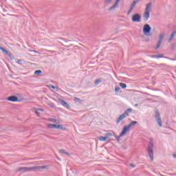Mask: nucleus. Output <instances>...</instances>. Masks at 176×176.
Wrapping results in <instances>:
<instances>
[{
  "instance_id": "nucleus-1",
  "label": "nucleus",
  "mask_w": 176,
  "mask_h": 176,
  "mask_svg": "<svg viewBox=\"0 0 176 176\" xmlns=\"http://www.w3.org/2000/svg\"><path fill=\"white\" fill-rule=\"evenodd\" d=\"M46 166H34L31 167H21L19 168V171L21 173H27L28 171H41L45 170Z\"/></svg>"
},
{
  "instance_id": "nucleus-2",
  "label": "nucleus",
  "mask_w": 176,
  "mask_h": 176,
  "mask_svg": "<svg viewBox=\"0 0 176 176\" xmlns=\"http://www.w3.org/2000/svg\"><path fill=\"white\" fill-rule=\"evenodd\" d=\"M133 112V109L129 108L127 109L126 111H125L118 118H117L116 123L118 124V123H120L123 119H124L126 117L129 116V113H131Z\"/></svg>"
},
{
  "instance_id": "nucleus-3",
  "label": "nucleus",
  "mask_w": 176,
  "mask_h": 176,
  "mask_svg": "<svg viewBox=\"0 0 176 176\" xmlns=\"http://www.w3.org/2000/svg\"><path fill=\"white\" fill-rule=\"evenodd\" d=\"M151 31H152V28H151V25L149 24L146 23L143 27V32L146 36H149V34L151 33Z\"/></svg>"
},
{
  "instance_id": "nucleus-4",
  "label": "nucleus",
  "mask_w": 176,
  "mask_h": 176,
  "mask_svg": "<svg viewBox=\"0 0 176 176\" xmlns=\"http://www.w3.org/2000/svg\"><path fill=\"white\" fill-rule=\"evenodd\" d=\"M47 127L49 129H56L57 130H65L64 125L63 124H48Z\"/></svg>"
},
{
  "instance_id": "nucleus-5",
  "label": "nucleus",
  "mask_w": 176,
  "mask_h": 176,
  "mask_svg": "<svg viewBox=\"0 0 176 176\" xmlns=\"http://www.w3.org/2000/svg\"><path fill=\"white\" fill-rule=\"evenodd\" d=\"M148 156L151 160L153 162V143L150 142L148 147Z\"/></svg>"
},
{
  "instance_id": "nucleus-6",
  "label": "nucleus",
  "mask_w": 176,
  "mask_h": 176,
  "mask_svg": "<svg viewBox=\"0 0 176 176\" xmlns=\"http://www.w3.org/2000/svg\"><path fill=\"white\" fill-rule=\"evenodd\" d=\"M155 120L158 123V125L160 127L162 126V118L160 117V113L159 112V110L155 111Z\"/></svg>"
},
{
  "instance_id": "nucleus-7",
  "label": "nucleus",
  "mask_w": 176,
  "mask_h": 176,
  "mask_svg": "<svg viewBox=\"0 0 176 176\" xmlns=\"http://www.w3.org/2000/svg\"><path fill=\"white\" fill-rule=\"evenodd\" d=\"M131 20L133 23H140L141 21V14L135 13L132 16Z\"/></svg>"
},
{
  "instance_id": "nucleus-8",
  "label": "nucleus",
  "mask_w": 176,
  "mask_h": 176,
  "mask_svg": "<svg viewBox=\"0 0 176 176\" xmlns=\"http://www.w3.org/2000/svg\"><path fill=\"white\" fill-rule=\"evenodd\" d=\"M163 39H164V33H162L159 36V40L155 47V50H157L160 46H162V42H163Z\"/></svg>"
},
{
  "instance_id": "nucleus-9",
  "label": "nucleus",
  "mask_w": 176,
  "mask_h": 176,
  "mask_svg": "<svg viewBox=\"0 0 176 176\" xmlns=\"http://www.w3.org/2000/svg\"><path fill=\"white\" fill-rule=\"evenodd\" d=\"M119 2H120V0H116V2L108 9L109 12L115 10L118 8Z\"/></svg>"
},
{
  "instance_id": "nucleus-10",
  "label": "nucleus",
  "mask_w": 176,
  "mask_h": 176,
  "mask_svg": "<svg viewBox=\"0 0 176 176\" xmlns=\"http://www.w3.org/2000/svg\"><path fill=\"white\" fill-rule=\"evenodd\" d=\"M7 101H11V102H17L19 101V98L16 96H10L7 98Z\"/></svg>"
},
{
  "instance_id": "nucleus-11",
  "label": "nucleus",
  "mask_w": 176,
  "mask_h": 176,
  "mask_svg": "<svg viewBox=\"0 0 176 176\" xmlns=\"http://www.w3.org/2000/svg\"><path fill=\"white\" fill-rule=\"evenodd\" d=\"M128 131H130V126L125 125L120 133V137H123V135H124V134H126V133Z\"/></svg>"
},
{
  "instance_id": "nucleus-12",
  "label": "nucleus",
  "mask_w": 176,
  "mask_h": 176,
  "mask_svg": "<svg viewBox=\"0 0 176 176\" xmlns=\"http://www.w3.org/2000/svg\"><path fill=\"white\" fill-rule=\"evenodd\" d=\"M149 17H151V12H148L146 11H144V13L143 14L144 21H148L149 20Z\"/></svg>"
},
{
  "instance_id": "nucleus-13",
  "label": "nucleus",
  "mask_w": 176,
  "mask_h": 176,
  "mask_svg": "<svg viewBox=\"0 0 176 176\" xmlns=\"http://www.w3.org/2000/svg\"><path fill=\"white\" fill-rule=\"evenodd\" d=\"M59 102H60L61 105L65 107V108H67V109H69L71 108V106H69V104L64 100L59 99Z\"/></svg>"
},
{
  "instance_id": "nucleus-14",
  "label": "nucleus",
  "mask_w": 176,
  "mask_h": 176,
  "mask_svg": "<svg viewBox=\"0 0 176 176\" xmlns=\"http://www.w3.org/2000/svg\"><path fill=\"white\" fill-rule=\"evenodd\" d=\"M0 50H1L3 53H5L6 56H8V57H10V56H12V54L3 47H0Z\"/></svg>"
},
{
  "instance_id": "nucleus-15",
  "label": "nucleus",
  "mask_w": 176,
  "mask_h": 176,
  "mask_svg": "<svg viewBox=\"0 0 176 176\" xmlns=\"http://www.w3.org/2000/svg\"><path fill=\"white\" fill-rule=\"evenodd\" d=\"M151 8H152V2H150L148 4H146L144 12L151 13Z\"/></svg>"
},
{
  "instance_id": "nucleus-16",
  "label": "nucleus",
  "mask_w": 176,
  "mask_h": 176,
  "mask_svg": "<svg viewBox=\"0 0 176 176\" xmlns=\"http://www.w3.org/2000/svg\"><path fill=\"white\" fill-rule=\"evenodd\" d=\"M176 35V31H173L171 34L168 40V43H170V42H171V41H173V39H174V36H175Z\"/></svg>"
},
{
  "instance_id": "nucleus-17",
  "label": "nucleus",
  "mask_w": 176,
  "mask_h": 176,
  "mask_svg": "<svg viewBox=\"0 0 176 176\" xmlns=\"http://www.w3.org/2000/svg\"><path fill=\"white\" fill-rule=\"evenodd\" d=\"M140 1L141 0H135L132 2L130 8H131L132 9H134V8H135V6L137 5V3H138V2H140Z\"/></svg>"
},
{
  "instance_id": "nucleus-18",
  "label": "nucleus",
  "mask_w": 176,
  "mask_h": 176,
  "mask_svg": "<svg viewBox=\"0 0 176 176\" xmlns=\"http://www.w3.org/2000/svg\"><path fill=\"white\" fill-rule=\"evenodd\" d=\"M151 57H152V58H163L164 54H161L159 55H152Z\"/></svg>"
},
{
  "instance_id": "nucleus-19",
  "label": "nucleus",
  "mask_w": 176,
  "mask_h": 176,
  "mask_svg": "<svg viewBox=\"0 0 176 176\" xmlns=\"http://www.w3.org/2000/svg\"><path fill=\"white\" fill-rule=\"evenodd\" d=\"M59 153H60L61 155H67V156H69V153L65 151V150L64 149H60L59 151Z\"/></svg>"
},
{
  "instance_id": "nucleus-20",
  "label": "nucleus",
  "mask_w": 176,
  "mask_h": 176,
  "mask_svg": "<svg viewBox=\"0 0 176 176\" xmlns=\"http://www.w3.org/2000/svg\"><path fill=\"white\" fill-rule=\"evenodd\" d=\"M137 123H138V122L132 121L129 123V124L128 125V127H129V129H130L131 127H133V126H135V124H137Z\"/></svg>"
},
{
  "instance_id": "nucleus-21",
  "label": "nucleus",
  "mask_w": 176,
  "mask_h": 176,
  "mask_svg": "<svg viewBox=\"0 0 176 176\" xmlns=\"http://www.w3.org/2000/svg\"><path fill=\"white\" fill-rule=\"evenodd\" d=\"M48 120L50 122H54L55 123H60V120H56L54 118H49Z\"/></svg>"
},
{
  "instance_id": "nucleus-22",
  "label": "nucleus",
  "mask_w": 176,
  "mask_h": 176,
  "mask_svg": "<svg viewBox=\"0 0 176 176\" xmlns=\"http://www.w3.org/2000/svg\"><path fill=\"white\" fill-rule=\"evenodd\" d=\"M119 86H120V87L122 89H126V87H127V85L123 83V82H120L119 83Z\"/></svg>"
},
{
  "instance_id": "nucleus-23",
  "label": "nucleus",
  "mask_w": 176,
  "mask_h": 176,
  "mask_svg": "<svg viewBox=\"0 0 176 176\" xmlns=\"http://www.w3.org/2000/svg\"><path fill=\"white\" fill-rule=\"evenodd\" d=\"M102 82V79L98 78V79L95 80L94 84L95 85H100V83H101Z\"/></svg>"
},
{
  "instance_id": "nucleus-24",
  "label": "nucleus",
  "mask_w": 176,
  "mask_h": 176,
  "mask_svg": "<svg viewBox=\"0 0 176 176\" xmlns=\"http://www.w3.org/2000/svg\"><path fill=\"white\" fill-rule=\"evenodd\" d=\"M112 1L113 0H104V5H111V3H112Z\"/></svg>"
},
{
  "instance_id": "nucleus-25",
  "label": "nucleus",
  "mask_w": 176,
  "mask_h": 176,
  "mask_svg": "<svg viewBox=\"0 0 176 176\" xmlns=\"http://www.w3.org/2000/svg\"><path fill=\"white\" fill-rule=\"evenodd\" d=\"M107 137L100 136L99 138V141H107Z\"/></svg>"
},
{
  "instance_id": "nucleus-26",
  "label": "nucleus",
  "mask_w": 176,
  "mask_h": 176,
  "mask_svg": "<svg viewBox=\"0 0 176 176\" xmlns=\"http://www.w3.org/2000/svg\"><path fill=\"white\" fill-rule=\"evenodd\" d=\"M74 101L76 102H82V100L79 99L78 98L74 97Z\"/></svg>"
},
{
  "instance_id": "nucleus-27",
  "label": "nucleus",
  "mask_w": 176,
  "mask_h": 176,
  "mask_svg": "<svg viewBox=\"0 0 176 176\" xmlns=\"http://www.w3.org/2000/svg\"><path fill=\"white\" fill-rule=\"evenodd\" d=\"M42 74V70H36L34 72V75H41Z\"/></svg>"
},
{
  "instance_id": "nucleus-28",
  "label": "nucleus",
  "mask_w": 176,
  "mask_h": 176,
  "mask_svg": "<svg viewBox=\"0 0 176 176\" xmlns=\"http://www.w3.org/2000/svg\"><path fill=\"white\" fill-rule=\"evenodd\" d=\"M133 8H131V7H130L129 11L127 12V14H130V13H131L133 12Z\"/></svg>"
},
{
  "instance_id": "nucleus-29",
  "label": "nucleus",
  "mask_w": 176,
  "mask_h": 176,
  "mask_svg": "<svg viewBox=\"0 0 176 176\" xmlns=\"http://www.w3.org/2000/svg\"><path fill=\"white\" fill-rule=\"evenodd\" d=\"M119 90H120V87H115V91L116 92V93H118V91H119Z\"/></svg>"
},
{
  "instance_id": "nucleus-30",
  "label": "nucleus",
  "mask_w": 176,
  "mask_h": 176,
  "mask_svg": "<svg viewBox=\"0 0 176 176\" xmlns=\"http://www.w3.org/2000/svg\"><path fill=\"white\" fill-rule=\"evenodd\" d=\"M106 137H112V133H106Z\"/></svg>"
},
{
  "instance_id": "nucleus-31",
  "label": "nucleus",
  "mask_w": 176,
  "mask_h": 176,
  "mask_svg": "<svg viewBox=\"0 0 176 176\" xmlns=\"http://www.w3.org/2000/svg\"><path fill=\"white\" fill-rule=\"evenodd\" d=\"M122 136H120V135L119 136H116V140L117 141H119V140H120V138H121Z\"/></svg>"
},
{
  "instance_id": "nucleus-32",
  "label": "nucleus",
  "mask_w": 176,
  "mask_h": 176,
  "mask_svg": "<svg viewBox=\"0 0 176 176\" xmlns=\"http://www.w3.org/2000/svg\"><path fill=\"white\" fill-rule=\"evenodd\" d=\"M17 63H18V64H20V65H21V64L23 63V60L19 59V60H17Z\"/></svg>"
},
{
  "instance_id": "nucleus-33",
  "label": "nucleus",
  "mask_w": 176,
  "mask_h": 176,
  "mask_svg": "<svg viewBox=\"0 0 176 176\" xmlns=\"http://www.w3.org/2000/svg\"><path fill=\"white\" fill-rule=\"evenodd\" d=\"M36 111L40 112H43L45 110L43 109H37Z\"/></svg>"
},
{
  "instance_id": "nucleus-34",
  "label": "nucleus",
  "mask_w": 176,
  "mask_h": 176,
  "mask_svg": "<svg viewBox=\"0 0 176 176\" xmlns=\"http://www.w3.org/2000/svg\"><path fill=\"white\" fill-rule=\"evenodd\" d=\"M50 107H51V108H54V103H51L50 104Z\"/></svg>"
},
{
  "instance_id": "nucleus-35",
  "label": "nucleus",
  "mask_w": 176,
  "mask_h": 176,
  "mask_svg": "<svg viewBox=\"0 0 176 176\" xmlns=\"http://www.w3.org/2000/svg\"><path fill=\"white\" fill-rule=\"evenodd\" d=\"M50 87L54 89H56V87L54 85H50Z\"/></svg>"
},
{
  "instance_id": "nucleus-36",
  "label": "nucleus",
  "mask_w": 176,
  "mask_h": 176,
  "mask_svg": "<svg viewBox=\"0 0 176 176\" xmlns=\"http://www.w3.org/2000/svg\"><path fill=\"white\" fill-rule=\"evenodd\" d=\"M35 113H36V115L37 116H39L40 113H39V112L37 111V110H36V112H35Z\"/></svg>"
},
{
  "instance_id": "nucleus-37",
  "label": "nucleus",
  "mask_w": 176,
  "mask_h": 176,
  "mask_svg": "<svg viewBox=\"0 0 176 176\" xmlns=\"http://www.w3.org/2000/svg\"><path fill=\"white\" fill-rule=\"evenodd\" d=\"M130 166L131 167H135V165H134L133 164H131Z\"/></svg>"
},
{
  "instance_id": "nucleus-38",
  "label": "nucleus",
  "mask_w": 176,
  "mask_h": 176,
  "mask_svg": "<svg viewBox=\"0 0 176 176\" xmlns=\"http://www.w3.org/2000/svg\"><path fill=\"white\" fill-rule=\"evenodd\" d=\"M171 61H175L176 58H170Z\"/></svg>"
},
{
  "instance_id": "nucleus-39",
  "label": "nucleus",
  "mask_w": 176,
  "mask_h": 176,
  "mask_svg": "<svg viewBox=\"0 0 176 176\" xmlns=\"http://www.w3.org/2000/svg\"><path fill=\"white\" fill-rule=\"evenodd\" d=\"M173 156L175 159H176V154H173Z\"/></svg>"
},
{
  "instance_id": "nucleus-40",
  "label": "nucleus",
  "mask_w": 176,
  "mask_h": 176,
  "mask_svg": "<svg viewBox=\"0 0 176 176\" xmlns=\"http://www.w3.org/2000/svg\"><path fill=\"white\" fill-rule=\"evenodd\" d=\"M30 52H34V53H37V52L35 50H30Z\"/></svg>"
},
{
  "instance_id": "nucleus-41",
  "label": "nucleus",
  "mask_w": 176,
  "mask_h": 176,
  "mask_svg": "<svg viewBox=\"0 0 176 176\" xmlns=\"http://www.w3.org/2000/svg\"><path fill=\"white\" fill-rule=\"evenodd\" d=\"M134 107H138V104H135Z\"/></svg>"
}]
</instances>
